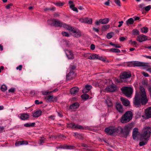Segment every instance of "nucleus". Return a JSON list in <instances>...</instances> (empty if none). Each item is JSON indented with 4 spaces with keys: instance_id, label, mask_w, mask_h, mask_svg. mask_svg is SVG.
Masks as SVG:
<instances>
[{
    "instance_id": "nucleus-1",
    "label": "nucleus",
    "mask_w": 151,
    "mask_h": 151,
    "mask_svg": "<svg viewBox=\"0 0 151 151\" xmlns=\"http://www.w3.org/2000/svg\"><path fill=\"white\" fill-rule=\"evenodd\" d=\"M148 101L145 88L142 86H140L139 93L136 94L134 99V104L139 106L141 104L142 105H145L147 102Z\"/></svg>"
},
{
    "instance_id": "nucleus-2",
    "label": "nucleus",
    "mask_w": 151,
    "mask_h": 151,
    "mask_svg": "<svg viewBox=\"0 0 151 151\" xmlns=\"http://www.w3.org/2000/svg\"><path fill=\"white\" fill-rule=\"evenodd\" d=\"M151 134V127H145L143 130L141 134L140 140L139 143L140 146L145 145L150 138Z\"/></svg>"
},
{
    "instance_id": "nucleus-3",
    "label": "nucleus",
    "mask_w": 151,
    "mask_h": 151,
    "mask_svg": "<svg viewBox=\"0 0 151 151\" xmlns=\"http://www.w3.org/2000/svg\"><path fill=\"white\" fill-rule=\"evenodd\" d=\"M132 128V126L129 124L125 125L123 129L120 127H118V133H121L125 138H126Z\"/></svg>"
},
{
    "instance_id": "nucleus-4",
    "label": "nucleus",
    "mask_w": 151,
    "mask_h": 151,
    "mask_svg": "<svg viewBox=\"0 0 151 151\" xmlns=\"http://www.w3.org/2000/svg\"><path fill=\"white\" fill-rule=\"evenodd\" d=\"M132 113L131 111H127L122 116L121 120V122L125 123L129 122L132 119Z\"/></svg>"
},
{
    "instance_id": "nucleus-5",
    "label": "nucleus",
    "mask_w": 151,
    "mask_h": 151,
    "mask_svg": "<svg viewBox=\"0 0 151 151\" xmlns=\"http://www.w3.org/2000/svg\"><path fill=\"white\" fill-rule=\"evenodd\" d=\"M122 93L127 97L131 96L132 93V88L127 87L123 86L121 88Z\"/></svg>"
},
{
    "instance_id": "nucleus-6",
    "label": "nucleus",
    "mask_w": 151,
    "mask_h": 151,
    "mask_svg": "<svg viewBox=\"0 0 151 151\" xmlns=\"http://www.w3.org/2000/svg\"><path fill=\"white\" fill-rule=\"evenodd\" d=\"M48 23L50 25L55 27H61L62 22L59 20L56 19H51L48 20Z\"/></svg>"
},
{
    "instance_id": "nucleus-7",
    "label": "nucleus",
    "mask_w": 151,
    "mask_h": 151,
    "mask_svg": "<svg viewBox=\"0 0 151 151\" xmlns=\"http://www.w3.org/2000/svg\"><path fill=\"white\" fill-rule=\"evenodd\" d=\"M105 131L108 134L111 135L114 133H118V127L116 128L114 127L110 126L105 129Z\"/></svg>"
},
{
    "instance_id": "nucleus-8",
    "label": "nucleus",
    "mask_w": 151,
    "mask_h": 151,
    "mask_svg": "<svg viewBox=\"0 0 151 151\" xmlns=\"http://www.w3.org/2000/svg\"><path fill=\"white\" fill-rule=\"evenodd\" d=\"M133 66H147L149 67L148 63L140 62L137 61H133L132 63Z\"/></svg>"
},
{
    "instance_id": "nucleus-9",
    "label": "nucleus",
    "mask_w": 151,
    "mask_h": 151,
    "mask_svg": "<svg viewBox=\"0 0 151 151\" xmlns=\"http://www.w3.org/2000/svg\"><path fill=\"white\" fill-rule=\"evenodd\" d=\"M131 76V74L129 72H124L123 73L121 74L120 76V78L121 79H125L127 78H130ZM124 81H127L125 80Z\"/></svg>"
},
{
    "instance_id": "nucleus-10",
    "label": "nucleus",
    "mask_w": 151,
    "mask_h": 151,
    "mask_svg": "<svg viewBox=\"0 0 151 151\" xmlns=\"http://www.w3.org/2000/svg\"><path fill=\"white\" fill-rule=\"evenodd\" d=\"M147 39V36L143 35H141L138 36L137 37V40L139 42L145 41Z\"/></svg>"
},
{
    "instance_id": "nucleus-11",
    "label": "nucleus",
    "mask_w": 151,
    "mask_h": 151,
    "mask_svg": "<svg viewBox=\"0 0 151 151\" xmlns=\"http://www.w3.org/2000/svg\"><path fill=\"white\" fill-rule=\"evenodd\" d=\"M71 32H72V33H73V35L75 37H79L81 35L80 31L77 29H74L73 28Z\"/></svg>"
},
{
    "instance_id": "nucleus-12",
    "label": "nucleus",
    "mask_w": 151,
    "mask_h": 151,
    "mask_svg": "<svg viewBox=\"0 0 151 151\" xmlns=\"http://www.w3.org/2000/svg\"><path fill=\"white\" fill-rule=\"evenodd\" d=\"M67 127L68 128L79 129H83V127L81 125L78 124H75L73 123L68 124L67 125Z\"/></svg>"
},
{
    "instance_id": "nucleus-13",
    "label": "nucleus",
    "mask_w": 151,
    "mask_h": 151,
    "mask_svg": "<svg viewBox=\"0 0 151 151\" xmlns=\"http://www.w3.org/2000/svg\"><path fill=\"white\" fill-rule=\"evenodd\" d=\"M65 54L69 59H73L74 57L71 51L68 50H65Z\"/></svg>"
},
{
    "instance_id": "nucleus-14",
    "label": "nucleus",
    "mask_w": 151,
    "mask_h": 151,
    "mask_svg": "<svg viewBox=\"0 0 151 151\" xmlns=\"http://www.w3.org/2000/svg\"><path fill=\"white\" fill-rule=\"evenodd\" d=\"M116 89V86L114 85H110L106 87V90L108 91L112 92L115 91Z\"/></svg>"
},
{
    "instance_id": "nucleus-15",
    "label": "nucleus",
    "mask_w": 151,
    "mask_h": 151,
    "mask_svg": "<svg viewBox=\"0 0 151 151\" xmlns=\"http://www.w3.org/2000/svg\"><path fill=\"white\" fill-rule=\"evenodd\" d=\"M79 88L77 87H74L70 90V93L71 95H75L79 91Z\"/></svg>"
},
{
    "instance_id": "nucleus-16",
    "label": "nucleus",
    "mask_w": 151,
    "mask_h": 151,
    "mask_svg": "<svg viewBox=\"0 0 151 151\" xmlns=\"http://www.w3.org/2000/svg\"><path fill=\"white\" fill-rule=\"evenodd\" d=\"M76 76V74L73 71H70L67 75V78L68 80L72 79Z\"/></svg>"
},
{
    "instance_id": "nucleus-17",
    "label": "nucleus",
    "mask_w": 151,
    "mask_h": 151,
    "mask_svg": "<svg viewBox=\"0 0 151 151\" xmlns=\"http://www.w3.org/2000/svg\"><path fill=\"white\" fill-rule=\"evenodd\" d=\"M116 108L120 113H122L123 111V109L122 105L119 103H116Z\"/></svg>"
},
{
    "instance_id": "nucleus-18",
    "label": "nucleus",
    "mask_w": 151,
    "mask_h": 151,
    "mask_svg": "<svg viewBox=\"0 0 151 151\" xmlns=\"http://www.w3.org/2000/svg\"><path fill=\"white\" fill-rule=\"evenodd\" d=\"M121 100L123 105L126 106H128L129 104V101L127 99H125L123 97H122L121 98Z\"/></svg>"
},
{
    "instance_id": "nucleus-19",
    "label": "nucleus",
    "mask_w": 151,
    "mask_h": 151,
    "mask_svg": "<svg viewBox=\"0 0 151 151\" xmlns=\"http://www.w3.org/2000/svg\"><path fill=\"white\" fill-rule=\"evenodd\" d=\"M138 129L137 128H135L133 129V131L132 137L134 139H135L138 135Z\"/></svg>"
},
{
    "instance_id": "nucleus-20",
    "label": "nucleus",
    "mask_w": 151,
    "mask_h": 151,
    "mask_svg": "<svg viewBox=\"0 0 151 151\" xmlns=\"http://www.w3.org/2000/svg\"><path fill=\"white\" fill-rule=\"evenodd\" d=\"M146 116L148 118L151 117V107H149L146 109L145 111Z\"/></svg>"
},
{
    "instance_id": "nucleus-21",
    "label": "nucleus",
    "mask_w": 151,
    "mask_h": 151,
    "mask_svg": "<svg viewBox=\"0 0 151 151\" xmlns=\"http://www.w3.org/2000/svg\"><path fill=\"white\" fill-rule=\"evenodd\" d=\"M92 88V86L90 85H86L85 86V88L83 90L82 92L83 93H86Z\"/></svg>"
},
{
    "instance_id": "nucleus-22",
    "label": "nucleus",
    "mask_w": 151,
    "mask_h": 151,
    "mask_svg": "<svg viewBox=\"0 0 151 151\" xmlns=\"http://www.w3.org/2000/svg\"><path fill=\"white\" fill-rule=\"evenodd\" d=\"M79 104L78 102H76L72 104L69 107V108L71 109H77L79 106Z\"/></svg>"
},
{
    "instance_id": "nucleus-23",
    "label": "nucleus",
    "mask_w": 151,
    "mask_h": 151,
    "mask_svg": "<svg viewBox=\"0 0 151 151\" xmlns=\"http://www.w3.org/2000/svg\"><path fill=\"white\" fill-rule=\"evenodd\" d=\"M42 113L41 110H37L33 114V116L35 117H38L41 115Z\"/></svg>"
},
{
    "instance_id": "nucleus-24",
    "label": "nucleus",
    "mask_w": 151,
    "mask_h": 151,
    "mask_svg": "<svg viewBox=\"0 0 151 151\" xmlns=\"http://www.w3.org/2000/svg\"><path fill=\"white\" fill-rule=\"evenodd\" d=\"M29 115L27 114H22L20 116V119L22 120H25L29 118Z\"/></svg>"
},
{
    "instance_id": "nucleus-25",
    "label": "nucleus",
    "mask_w": 151,
    "mask_h": 151,
    "mask_svg": "<svg viewBox=\"0 0 151 151\" xmlns=\"http://www.w3.org/2000/svg\"><path fill=\"white\" fill-rule=\"evenodd\" d=\"M99 56L96 54H93L89 56L88 58L90 60H94L95 59H98L99 58Z\"/></svg>"
},
{
    "instance_id": "nucleus-26",
    "label": "nucleus",
    "mask_w": 151,
    "mask_h": 151,
    "mask_svg": "<svg viewBox=\"0 0 151 151\" xmlns=\"http://www.w3.org/2000/svg\"><path fill=\"white\" fill-rule=\"evenodd\" d=\"M61 27H64L69 30H70V31H71L72 30L73 28V27H70L68 25L63 23V22H62V24Z\"/></svg>"
},
{
    "instance_id": "nucleus-27",
    "label": "nucleus",
    "mask_w": 151,
    "mask_h": 151,
    "mask_svg": "<svg viewBox=\"0 0 151 151\" xmlns=\"http://www.w3.org/2000/svg\"><path fill=\"white\" fill-rule=\"evenodd\" d=\"M109 21V19L108 18H105L104 19H100V23L102 24H106Z\"/></svg>"
},
{
    "instance_id": "nucleus-28",
    "label": "nucleus",
    "mask_w": 151,
    "mask_h": 151,
    "mask_svg": "<svg viewBox=\"0 0 151 151\" xmlns=\"http://www.w3.org/2000/svg\"><path fill=\"white\" fill-rule=\"evenodd\" d=\"M134 20L132 18H130L126 21V24L127 25L131 24L133 23Z\"/></svg>"
},
{
    "instance_id": "nucleus-29",
    "label": "nucleus",
    "mask_w": 151,
    "mask_h": 151,
    "mask_svg": "<svg viewBox=\"0 0 151 151\" xmlns=\"http://www.w3.org/2000/svg\"><path fill=\"white\" fill-rule=\"evenodd\" d=\"M55 7H53L50 8H45L44 9V10L46 12H48L49 11H54L55 10Z\"/></svg>"
},
{
    "instance_id": "nucleus-30",
    "label": "nucleus",
    "mask_w": 151,
    "mask_h": 151,
    "mask_svg": "<svg viewBox=\"0 0 151 151\" xmlns=\"http://www.w3.org/2000/svg\"><path fill=\"white\" fill-rule=\"evenodd\" d=\"M53 98V95H52L46 96L45 97V99L46 100L48 101H52Z\"/></svg>"
},
{
    "instance_id": "nucleus-31",
    "label": "nucleus",
    "mask_w": 151,
    "mask_h": 151,
    "mask_svg": "<svg viewBox=\"0 0 151 151\" xmlns=\"http://www.w3.org/2000/svg\"><path fill=\"white\" fill-rule=\"evenodd\" d=\"M141 30L142 33H146L148 31V28L147 27H144L141 29Z\"/></svg>"
},
{
    "instance_id": "nucleus-32",
    "label": "nucleus",
    "mask_w": 151,
    "mask_h": 151,
    "mask_svg": "<svg viewBox=\"0 0 151 151\" xmlns=\"http://www.w3.org/2000/svg\"><path fill=\"white\" fill-rule=\"evenodd\" d=\"M35 125V123L34 122L32 123H27L24 124V126L26 127H33Z\"/></svg>"
},
{
    "instance_id": "nucleus-33",
    "label": "nucleus",
    "mask_w": 151,
    "mask_h": 151,
    "mask_svg": "<svg viewBox=\"0 0 151 151\" xmlns=\"http://www.w3.org/2000/svg\"><path fill=\"white\" fill-rule=\"evenodd\" d=\"M7 86L4 84L2 85L1 88V90L3 92L6 91L7 90Z\"/></svg>"
},
{
    "instance_id": "nucleus-34",
    "label": "nucleus",
    "mask_w": 151,
    "mask_h": 151,
    "mask_svg": "<svg viewBox=\"0 0 151 151\" xmlns=\"http://www.w3.org/2000/svg\"><path fill=\"white\" fill-rule=\"evenodd\" d=\"M74 6L75 5L74 4H71L70 5V7L71 9H72L73 11L78 12V11L77 8L75 7Z\"/></svg>"
},
{
    "instance_id": "nucleus-35",
    "label": "nucleus",
    "mask_w": 151,
    "mask_h": 151,
    "mask_svg": "<svg viewBox=\"0 0 151 151\" xmlns=\"http://www.w3.org/2000/svg\"><path fill=\"white\" fill-rule=\"evenodd\" d=\"M106 103L108 106L111 107L112 106V103L111 101L109 99H107L106 101Z\"/></svg>"
},
{
    "instance_id": "nucleus-36",
    "label": "nucleus",
    "mask_w": 151,
    "mask_h": 151,
    "mask_svg": "<svg viewBox=\"0 0 151 151\" xmlns=\"http://www.w3.org/2000/svg\"><path fill=\"white\" fill-rule=\"evenodd\" d=\"M81 97L83 100H86L88 99L89 96L87 94H84L82 95Z\"/></svg>"
},
{
    "instance_id": "nucleus-37",
    "label": "nucleus",
    "mask_w": 151,
    "mask_h": 151,
    "mask_svg": "<svg viewBox=\"0 0 151 151\" xmlns=\"http://www.w3.org/2000/svg\"><path fill=\"white\" fill-rule=\"evenodd\" d=\"M110 51L116 53H119L120 52V50L117 49L112 48L110 50Z\"/></svg>"
},
{
    "instance_id": "nucleus-38",
    "label": "nucleus",
    "mask_w": 151,
    "mask_h": 151,
    "mask_svg": "<svg viewBox=\"0 0 151 151\" xmlns=\"http://www.w3.org/2000/svg\"><path fill=\"white\" fill-rule=\"evenodd\" d=\"M28 142L27 141H19V145H27L28 144Z\"/></svg>"
},
{
    "instance_id": "nucleus-39",
    "label": "nucleus",
    "mask_w": 151,
    "mask_h": 151,
    "mask_svg": "<svg viewBox=\"0 0 151 151\" xmlns=\"http://www.w3.org/2000/svg\"><path fill=\"white\" fill-rule=\"evenodd\" d=\"M86 22H85L86 23H87L88 24H91L92 22V19L91 18H88L86 17Z\"/></svg>"
},
{
    "instance_id": "nucleus-40",
    "label": "nucleus",
    "mask_w": 151,
    "mask_h": 151,
    "mask_svg": "<svg viewBox=\"0 0 151 151\" xmlns=\"http://www.w3.org/2000/svg\"><path fill=\"white\" fill-rule=\"evenodd\" d=\"M72 147L71 146H61L60 148L63 149H70Z\"/></svg>"
},
{
    "instance_id": "nucleus-41",
    "label": "nucleus",
    "mask_w": 151,
    "mask_h": 151,
    "mask_svg": "<svg viewBox=\"0 0 151 151\" xmlns=\"http://www.w3.org/2000/svg\"><path fill=\"white\" fill-rule=\"evenodd\" d=\"M42 94L44 95H47L52 93V92L47 91H42Z\"/></svg>"
},
{
    "instance_id": "nucleus-42",
    "label": "nucleus",
    "mask_w": 151,
    "mask_h": 151,
    "mask_svg": "<svg viewBox=\"0 0 151 151\" xmlns=\"http://www.w3.org/2000/svg\"><path fill=\"white\" fill-rule=\"evenodd\" d=\"M41 139L40 140L39 144L40 145H41L42 143H44L45 140V139L43 137H41Z\"/></svg>"
},
{
    "instance_id": "nucleus-43",
    "label": "nucleus",
    "mask_w": 151,
    "mask_h": 151,
    "mask_svg": "<svg viewBox=\"0 0 151 151\" xmlns=\"http://www.w3.org/2000/svg\"><path fill=\"white\" fill-rule=\"evenodd\" d=\"M133 33L134 35H139V31L136 29H134L132 30Z\"/></svg>"
},
{
    "instance_id": "nucleus-44",
    "label": "nucleus",
    "mask_w": 151,
    "mask_h": 151,
    "mask_svg": "<svg viewBox=\"0 0 151 151\" xmlns=\"http://www.w3.org/2000/svg\"><path fill=\"white\" fill-rule=\"evenodd\" d=\"M55 4L58 6H61L63 5L64 4V3L58 2L55 3Z\"/></svg>"
},
{
    "instance_id": "nucleus-45",
    "label": "nucleus",
    "mask_w": 151,
    "mask_h": 151,
    "mask_svg": "<svg viewBox=\"0 0 151 151\" xmlns=\"http://www.w3.org/2000/svg\"><path fill=\"white\" fill-rule=\"evenodd\" d=\"M112 33H108L106 35V37L108 39H110L111 38L112 36Z\"/></svg>"
},
{
    "instance_id": "nucleus-46",
    "label": "nucleus",
    "mask_w": 151,
    "mask_h": 151,
    "mask_svg": "<svg viewBox=\"0 0 151 151\" xmlns=\"http://www.w3.org/2000/svg\"><path fill=\"white\" fill-rule=\"evenodd\" d=\"M62 34L63 36L65 37H69V34L66 32H62Z\"/></svg>"
},
{
    "instance_id": "nucleus-47",
    "label": "nucleus",
    "mask_w": 151,
    "mask_h": 151,
    "mask_svg": "<svg viewBox=\"0 0 151 151\" xmlns=\"http://www.w3.org/2000/svg\"><path fill=\"white\" fill-rule=\"evenodd\" d=\"M86 17L84 18H81L79 19V21L82 23H85L86 22Z\"/></svg>"
},
{
    "instance_id": "nucleus-48",
    "label": "nucleus",
    "mask_w": 151,
    "mask_h": 151,
    "mask_svg": "<svg viewBox=\"0 0 151 151\" xmlns=\"http://www.w3.org/2000/svg\"><path fill=\"white\" fill-rule=\"evenodd\" d=\"M36 93H37L35 91H32L30 92V94L31 96H35Z\"/></svg>"
},
{
    "instance_id": "nucleus-49",
    "label": "nucleus",
    "mask_w": 151,
    "mask_h": 151,
    "mask_svg": "<svg viewBox=\"0 0 151 151\" xmlns=\"http://www.w3.org/2000/svg\"><path fill=\"white\" fill-rule=\"evenodd\" d=\"M151 8V6L150 5L144 8L145 9L146 11H148L150 10Z\"/></svg>"
},
{
    "instance_id": "nucleus-50",
    "label": "nucleus",
    "mask_w": 151,
    "mask_h": 151,
    "mask_svg": "<svg viewBox=\"0 0 151 151\" xmlns=\"http://www.w3.org/2000/svg\"><path fill=\"white\" fill-rule=\"evenodd\" d=\"M115 3L119 6H121V3L119 0H114Z\"/></svg>"
},
{
    "instance_id": "nucleus-51",
    "label": "nucleus",
    "mask_w": 151,
    "mask_h": 151,
    "mask_svg": "<svg viewBox=\"0 0 151 151\" xmlns=\"http://www.w3.org/2000/svg\"><path fill=\"white\" fill-rule=\"evenodd\" d=\"M13 5V4H12V3H11V4H10L8 5H6L5 7H6V8L7 9H9L11 7H12V6Z\"/></svg>"
},
{
    "instance_id": "nucleus-52",
    "label": "nucleus",
    "mask_w": 151,
    "mask_h": 151,
    "mask_svg": "<svg viewBox=\"0 0 151 151\" xmlns=\"http://www.w3.org/2000/svg\"><path fill=\"white\" fill-rule=\"evenodd\" d=\"M126 38L127 37H121L119 38V39L120 41L123 42L125 40H126Z\"/></svg>"
},
{
    "instance_id": "nucleus-53",
    "label": "nucleus",
    "mask_w": 151,
    "mask_h": 151,
    "mask_svg": "<svg viewBox=\"0 0 151 151\" xmlns=\"http://www.w3.org/2000/svg\"><path fill=\"white\" fill-rule=\"evenodd\" d=\"M98 59H99V60H101L103 61H105V58H103L102 57H99V58Z\"/></svg>"
},
{
    "instance_id": "nucleus-54",
    "label": "nucleus",
    "mask_w": 151,
    "mask_h": 151,
    "mask_svg": "<svg viewBox=\"0 0 151 151\" xmlns=\"http://www.w3.org/2000/svg\"><path fill=\"white\" fill-rule=\"evenodd\" d=\"M142 73L143 75L145 77H148L149 76V74L146 73L142 72Z\"/></svg>"
},
{
    "instance_id": "nucleus-55",
    "label": "nucleus",
    "mask_w": 151,
    "mask_h": 151,
    "mask_svg": "<svg viewBox=\"0 0 151 151\" xmlns=\"http://www.w3.org/2000/svg\"><path fill=\"white\" fill-rule=\"evenodd\" d=\"M91 49L92 50H94L95 48V46L94 44H91L90 46Z\"/></svg>"
},
{
    "instance_id": "nucleus-56",
    "label": "nucleus",
    "mask_w": 151,
    "mask_h": 151,
    "mask_svg": "<svg viewBox=\"0 0 151 151\" xmlns=\"http://www.w3.org/2000/svg\"><path fill=\"white\" fill-rule=\"evenodd\" d=\"M145 6V4H139V7L142 9H143L144 8V6Z\"/></svg>"
},
{
    "instance_id": "nucleus-57",
    "label": "nucleus",
    "mask_w": 151,
    "mask_h": 151,
    "mask_svg": "<svg viewBox=\"0 0 151 151\" xmlns=\"http://www.w3.org/2000/svg\"><path fill=\"white\" fill-rule=\"evenodd\" d=\"M123 23V22L122 21L120 22H119V24L118 26V27H120L122 25Z\"/></svg>"
},
{
    "instance_id": "nucleus-58",
    "label": "nucleus",
    "mask_w": 151,
    "mask_h": 151,
    "mask_svg": "<svg viewBox=\"0 0 151 151\" xmlns=\"http://www.w3.org/2000/svg\"><path fill=\"white\" fill-rule=\"evenodd\" d=\"M115 80L117 83H120L122 82L121 81H123V79H121V80H120L119 79H116V78L115 79Z\"/></svg>"
},
{
    "instance_id": "nucleus-59",
    "label": "nucleus",
    "mask_w": 151,
    "mask_h": 151,
    "mask_svg": "<svg viewBox=\"0 0 151 151\" xmlns=\"http://www.w3.org/2000/svg\"><path fill=\"white\" fill-rule=\"evenodd\" d=\"M15 89L13 88H12L9 90V92H13L14 91Z\"/></svg>"
},
{
    "instance_id": "nucleus-60",
    "label": "nucleus",
    "mask_w": 151,
    "mask_h": 151,
    "mask_svg": "<svg viewBox=\"0 0 151 151\" xmlns=\"http://www.w3.org/2000/svg\"><path fill=\"white\" fill-rule=\"evenodd\" d=\"M4 130L3 127H0V132H2Z\"/></svg>"
},
{
    "instance_id": "nucleus-61",
    "label": "nucleus",
    "mask_w": 151,
    "mask_h": 151,
    "mask_svg": "<svg viewBox=\"0 0 151 151\" xmlns=\"http://www.w3.org/2000/svg\"><path fill=\"white\" fill-rule=\"evenodd\" d=\"M70 68H71V69L73 70H74L76 69V67L75 65H71L70 66Z\"/></svg>"
},
{
    "instance_id": "nucleus-62",
    "label": "nucleus",
    "mask_w": 151,
    "mask_h": 151,
    "mask_svg": "<svg viewBox=\"0 0 151 151\" xmlns=\"http://www.w3.org/2000/svg\"><path fill=\"white\" fill-rule=\"evenodd\" d=\"M93 30L96 32H98L99 31V29L98 28H96L94 27H93Z\"/></svg>"
},
{
    "instance_id": "nucleus-63",
    "label": "nucleus",
    "mask_w": 151,
    "mask_h": 151,
    "mask_svg": "<svg viewBox=\"0 0 151 151\" xmlns=\"http://www.w3.org/2000/svg\"><path fill=\"white\" fill-rule=\"evenodd\" d=\"M81 146L86 148H87L88 147V145H87L84 144H81Z\"/></svg>"
},
{
    "instance_id": "nucleus-64",
    "label": "nucleus",
    "mask_w": 151,
    "mask_h": 151,
    "mask_svg": "<svg viewBox=\"0 0 151 151\" xmlns=\"http://www.w3.org/2000/svg\"><path fill=\"white\" fill-rule=\"evenodd\" d=\"M109 25L107 26L105 25L103 26V28L104 29H108L109 28Z\"/></svg>"
}]
</instances>
